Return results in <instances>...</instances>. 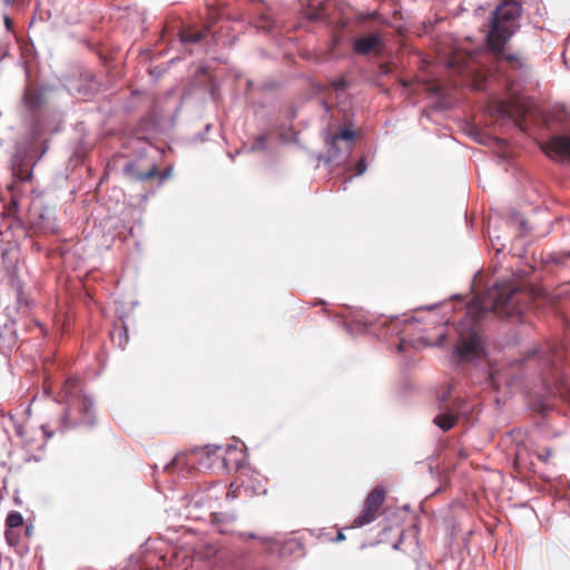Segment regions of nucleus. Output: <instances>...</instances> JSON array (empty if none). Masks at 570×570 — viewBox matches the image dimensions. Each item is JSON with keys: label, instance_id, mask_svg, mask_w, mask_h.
<instances>
[{"label": "nucleus", "instance_id": "4", "mask_svg": "<svg viewBox=\"0 0 570 570\" xmlns=\"http://www.w3.org/2000/svg\"><path fill=\"white\" fill-rule=\"evenodd\" d=\"M487 55L483 52H468L455 50L446 60V66L460 77L463 82L475 90H482L490 75L485 67Z\"/></svg>", "mask_w": 570, "mask_h": 570}, {"label": "nucleus", "instance_id": "5", "mask_svg": "<svg viewBox=\"0 0 570 570\" xmlns=\"http://www.w3.org/2000/svg\"><path fill=\"white\" fill-rule=\"evenodd\" d=\"M222 451L219 445H206L204 448H196L187 453L177 454L169 464L166 465V470L171 471L175 469H186L189 471L196 461L203 464L205 458L210 459L212 456H218V452ZM204 465L207 466L206 463Z\"/></svg>", "mask_w": 570, "mask_h": 570}, {"label": "nucleus", "instance_id": "30", "mask_svg": "<svg viewBox=\"0 0 570 570\" xmlns=\"http://www.w3.org/2000/svg\"><path fill=\"white\" fill-rule=\"evenodd\" d=\"M31 531H32V527H27V528H26V534H27V535H30V534H31Z\"/></svg>", "mask_w": 570, "mask_h": 570}, {"label": "nucleus", "instance_id": "14", "mask_svg": "<svg viewBox=\"0 0 570 570\" xmlns=\"http://www.w3.org/2000/svg\"><path fill=\"white\" fill-rule=\"evenodd\" d=\"M306 16H307V18L309 20H313V21L325 19V17L327 16V13H326V3L321 1V2L317 3V6L315 8L311 7L307 10Z\"/></svg>", "mask_w": 570, "mask_h": 570}, {"label": "nucleus", "instance_id": "15", "mask_svg": "<svg viewBox=\"0 0 570 570\" xmlns=\"http://www.w3.org/2000/svg\"><path fill=\"white\" fill-rule=\"evenodd\" d=\"M354 138V131L351 128L344 127L332 136V145L335 146L338 140L351 142Z\"/></svg>", "mask_w": 570, "mask_h": 570}, {"label": "nucleus", "instance_id": "18", "mask_svg": "<svg viewBox=\"0 0 570 570\" xmlns=\"http://www.w3.org/2000/svg\"><path fill=\"white\" fill-rule=\"evenodd\" d=\"M16 529L7 528L6 530V539L10 546H14L18 543V535L14 531Z\"/></svg>", "mask_w": 570, "mask_h": 570}, {"label": "nucleus", "instance_id": "21", "mask_svg": "<svg viewBox=\"0 0 570 570\" xmlns=\"http://www.w3.org/2000/svg\"><path fill=\"white\" fill-rule=\"evenodd\" d=\"M551 456L552 452L550 449H542L541 451L538 452V458L543 462H548Z\"/></svg>", "mask_w": 570, "mask_h": 570}, {"label": "nucleus", "instance_id": "11", "mask_svg": "<svg viewBox=\"0 0 570 570\" xmlns=\"http://www.w3.org/2000/svg\"><path fill=\"white\" fill-rule=\"evenodd\" d=\"M23 100L28 109L37 111L46 102L45 92L40 89L28 88L24 91Z\"/></svg>", "mask_w": 570, "mask_h": 570}, {"label": "nucleus", "instance_id": "27", "mask_svg": "<svg viewBox=\"0 0 570 570\" xmlns=\"http://www.w3.org/2000/svg\"><path fill=\"white\" fill-rule=\"evenodd\" d=\"M226 453H234V452H237V449L236 448H233V446H227V449L225 450Z\"/></svg>", "mask_w": 570, "mask_h": 570}, {"label": "nucleus", "instance_id": "28", "mask_svg": "<svg viewBox=\"0 0 570 570\" xmlns=\"http://www.w3.org/2000/svg\"><path fill=\"white\" fill-rule=\"evenodd\" d=\"M10 255V252L9 250H3L2 252V259L3 262H6V259H8V256Z\"/></svg>", "mask_w": 570, "mask_h": 570}, {"label": "nucleus", "instance_id": "7", "mask_svg": "<svg viewBox=\"0 0 570 570\" xmlns=\"http://www.w3.org/2000/svg\"><path fill=\"white\" fill-rule=\"evenodd\" d=\"M532 354L537 355L540 364L551 372H558L564 362V348L556 342L546 343Z\"/></svg>", "mask_w": 570, "mask_h": 570}, {"label": "nucleus", "instance_id": "32", "mask_svg": "<svg viewBox=\"0 0 570 570\" xmlns=\"http://www.w3.org/2000/svg\"><path fill=\"white\" fill-rule=\"evenodd\" d=\"M222 460H223V462H224L225 466H227V468H228V461H227V459H226L225 456H223V458H222Z\"/></svg>", "mask_w": 570, "mask_h": 570}, {"label": "nucleus", "instance_id": "17", "mask_svg": "<svg viewBox=\"0 0 570 570\" xmlns=\"http://www.w3.org/2000/svg\"><path fill=\"white\" fill-rule=\"evenodd\" d=\"M203 38V35L199 31L187 32L183 36V40L186 42H198Z\"/></svg>", "mask_w": 570, "mask_h": 570}, {"label": "nucleus", "instance_id": "9", "mask_svg": "<svg viewBox=\"0 0 570 570\" xmlns=\"http://www.w3.org/2000/svg\"><path fill=\"white\" fill-rule=\"evenodd\" d=\"M125 173L128 177L135 180H149L154 178H159L160 181H164L170 176V169L164 170L163 173H159L156 165H153L148 170L141 171L138 169L137 164L130 163L126 165Z\"/></svg>", "mask_w": 570, "mask_h": 570}, {"label": "nucleus", "instance_id": "16", "mask_svg": "<svg viewBox=\"0 0 570 570\" xmlns=\"http://www.w3.org/2000/svg\"><path fill=\"white\" fill-rule=\"evenodd\" d=\"M22 523H23V518L17 511L10 512L6 520L7 528L17 529V528H20L22 525Z\"/></svg>", "mask_w": 570, "mask_h": 570}, {"label": "nucleus", "instance_id": "6", "mask_svg": "<svg viewBox=\"0 0 570 570\" xmlns=\"http://www.w3.org/2000/svg\"><path fill=\"white\" fill-rule=\"evenodd\" d=\"M385 501V490L382 487H375L366 497L364 508L354 519L352 527L360 528L373 522L380 514V510Z\"/></svg>", "mask_w": 570, "mask_h": 570}, {"label": "nucleus", "instance_id": "8", "mask_svg": "<svg viewBox=\"0 0 570 570\" xmlns=\"http://www.w3.org/2000/svg\"><path fill=\"white\" fill-rule=\"evenodd\" d=\"M354 53L360 56H381L385 49V42L380 32H372L354 39L352 43Z\"/></svg>", "mask_w": 570, "mask_h": 570}, {"label": "nucleus", "instance_id": "12", "mask_svg": "<svg viewBox=\"0 0 570 570\" xmlns=\"http://www.w3.org/2000/svg\"><path fill=\"white\" fill-rule=\"evenodd\" d=\"M458 413L453 410H448L433 419V423L438 425L442 431L446 432L451 430L458 422Z\"/></svg>", "mask_w": 570, "mask_h": 570}, {"label": "nucleus", "instance_id": "25", "mask_svg": "<svg viewBox=\"0 0 570 570\" xmlns=\"http://www.w3.org/2000/svg\"><path fill=\"white\" fill-rule=\"evenodd\" d=\"M4 23H6L7 29H11L12 20L8 16L4 17Z\"/></svg>", "mask_w": 570, "mask_h": 570}, {"label": "nucleus", "instance_id": "26", "mask_svg": "<svg viewBox=\"0 0 570 570\" xmlns=\"http://www.w3.org/2000/svg\"><path fill=\"white\" fill-rule=\"evenodd\" d=\"M380 69L383 73H387L389 72V66L386 63H382L380 66Z\"/></svg>", "mask_w": 570, "mask_h": 570}, {"label": "nucleus", "instance_id": "22", "mask_svg": "<svg viewBox=\"0 0 570 570\" xmlns=\"http://www.w3.org/2000/svg\"><path fill=\"white\" fill-rule=\"evenodd\" d=\"M346 81L343 78L336 79L332 81V87L335 90H344L346 88Z\"/></svg>", "mask_w": 570, "mask_h": 570}, {"label": "nucleus", "instance_id": "2", "mask_svg": "<svg viewBox=\"0 0 570 570\" xmlns=\"http://www.w3.org/2000/svg\"><path fill=\"white\" fill-rule=\"evenodd\" d=\"M521 16L522 6L518 0H501L492 12L487 35V46L497 61H505L510 68L519 70L525 67L523 58L515 53H505L504 48L519 29Z\"/></svg>", "mask_w": 570, "mask_h": 570}, {"label": "nucleus", "instance_id": "20", "mask_svg": "<svg viewBox=\"0 0 570 570\" xmlns=\"http://www.w3.org/2000/svg\"><path fill=\"white\" fill-rule=\"evenodd\" d=\"M366 170V163H365V159L364 158H361L356 165H355V174L357 176H361L365 173Z\"/></svg>", "mask_w": 570, "mask_h": 570}, {"label": "nucleus", "instance_id": "24", "mask_svg": "<svg viewBox=\"0 0 570 570\" xmlns=\"http://www.w3.org/2000/svg\"><path fill=\"white\" fill-rule=\"evenodd\" d=\"M8 6H16L22 2V0H4Z\"/></svg>", "mask_w": 570, "mask_h": 570}, {"label": "nucleus", "instance_id": "13", "mask_svg": "<svg viewBox=\"0 0 570 570\" xmlns=\"http://www.w3.org/2000/svg\"><path fill=\"white\" fill-rule=\"evenodd\" d=\"M351 324L362 325V327L364 330H370L371 326L373 325V322L368 314H366L364 312H357L356 314H354L352 316L351 323L345 324V326L348 331H351Z\"/></svg>", "mask_w": 570, "mask_h": 570}, {"label": "nucleus", "instance_id": "23", "mask_svg": "<svg viewBox=\"0 0 570 570\" xmlns=\"http://www.w3.org/2000/svg\"><path fill=\"white\" fill-rule=\"evenodd\" d=\"M406 344H407L406 340L402 338V340L400 341L399 345H397V350H399L400 352L404 351V350L406 348Z\"/></svg>", "mask_w": 570, "mask_h": 570}, {"label": "nucleus", "instance_id": "29", "mask_svg": "<svg viewBox=\"0 0 570 570\" xmlns=\"http://www.w3.org/2000/svg\"><path fill=\"white\" fill-rule=\"evenodd\" d=\"M235 491H232V489L227 492V498H236Z\"/></svg>", "mask_w": 570, "mask_h": 570}, {"label": "nucleus", "instance_id": "3", "mask_svg": "<svg viewBox=\"0 0 570 570\" xmlns=\"http://www.w3.org/2000/svg\"><path fill=\"white\" fill-rule=\"evenodd\" d=\"M60 402L66 405L59 419L61 432L78 426H91L95 422L92 401L83 392L79 380L69 377L59 393Z\"/></svg>", "mask_w": 570, "mask_h": 570}, {"label": "nucleus", "instance_id": "31", "mask_svg": "<svg viewBox=\"0 0 570 570\" xmlns=\"http://www.w3.org/2000/svg\"><path fill=\"white\" fill-rule=\"evenodd\" d=\"M439 337H440V340H444V337H445V332H444V330H442V332L439 334Z\"/></svg>", "mask_w": 570, "mask_h": 570}, {"label": "nucleus", "instance_id": "1", "mask_svg": "<svg viewBox=\"0 0 570 570\" xmlns=\"http://www.w3.org/2000/svg\"><path fill=\"white\" fill-rule=\"evenodd\" d=\"M531 295L523 286L510 283L497 284L485 295L469 306L466 318L471 331L468 335L461 333L455 351L460 358L478 357L482 351L481 337L476 325L484 314L493 312L501 317L521 314L528 306Z\"/></svg>", "mask_w": 570, "mask_h": 570}, {"label": "nucleus", "instance_id": "10", "mask_svg": "<svg viewBox=\"0 0 570 570\" xmlns=\"http://www.w3.org/2000/svg\"><path fill=\"white\" fill-rule=\"evenodd\" d=\"M543 150L549 157L570 158V136H553L546 142Z\"/></svg>", "mask_w": 570, "mask_h": 570}, {"label": "nucleus", "instance_id": "19", "mask_svg": "<svg viewBox=\"0 0 570 570\" xmlns=\"http://www.w3.org/2000/svg\"><path fill=\"white\" fill-rule=\"evenodd\" d=\"M551 380L556 381L557 390H558L560 396L570 402V397L567 395L568 392L564 391L563 383L559 382L558 379H554V374L553 373H551Z\"/></svg>", "mask_w": 570, "mask_h": 570}]
</instances>
